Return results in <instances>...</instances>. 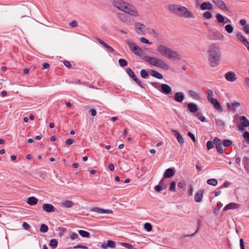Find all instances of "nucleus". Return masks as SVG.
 Listing matches in <instances>:
<instances>
[{
    "instance_id": "7ed1b4c3",
    "label": "nucleus",
    "mask_w": 249,
    "mask_h": 249,
    "mask_svg": "<svg viewBox=\"0 0 249 249\" xmlns=\"http://www.w3.org/2000/svg\"><path fill=\"white\" fill-rule=\"evenodd\" d=\"M157 51L161 55L166 57L169 59L179 60L181 58L180 54L174 50L163 45L157 47Z\"/></svg>"
},
{
    "instance_id": "39448f33",
    "label": "nucleus",
    "mask_w": 249,
    "mask_h": 249,
    "mask_svg": "<svg viewBox=\"0 0 249 249\" xmlns=\"http://www.w3.org/2000/svg\"><path fill=\"white\" fill-rule=\"evenodd\" d=\"M126 42L129 46L130 50L136 55L145 60V57L147 56L144 51L133 41L127 39Z\"/></svg>"
},
{
    "instance_id": "13d9d810",
    "label": "nucleus",
    "mask_w": 249,
    "mask_h": 249,
    "mask_svg": "<svg viewBox=\"0 0 249 249\" xmlns=\"http://www.w3.org/2000/svg\"><path fill=\"white\" fill-rule=\"evenodd\" d=\"M206 146L208 150H210L213 147V143L211 141H208L207 142Z\"/></svg>"
},
{
    "instance_id": "a878e982",
    "label": "nucleus",
    "mask_w": 249,
    "mask_h": 249,
    "mask_svg": "<svg viewBox=\"0 0 249 249\" xmlns=\"http://www.w3.org/2000/svg\"><path fill=\"white\" fill-rule=\"evenodd\" d=\"M187 106L188 110L192 113H195L198 110L197 105L194 103H189Z\"/></svg>"
},
{
    "instance_id": "f704fd0d",
    "label": "nucleus",
    "mask_w": 249,
    "mask_h": 249,
    "mask_svg": "<svg viewBox=\"0 0 249 249\" xmlns=\"http://www.w3.org/2000/svg\"><path fill=\"white\" fill-rule=\"evenodd\" d=\"M225 29L229 34H231L233 31V27L231 24H227L225 26Z\"/></svg>"
},
{
    "instance_id": "4c0bfd02",
    "label": "nucleus",
    "mask_w": 249,
    "mask_h": 249,
    "mask_svg": "<svg viewBox=\"0 0 249 249\" xmlns=\"http://www.w3.org/2000/svg\"><path fill=\"white\" fill-rule=\"evenodd\" d=\"M209 185L216 186L217 184V180L215 178L209 179L207 181Z\"/></svg>"
},
{
    "instance_id": "5fc2aeb1",
    "label": "nucleus",
    "mask_w": 249,
    "mask_h": 249,
    "mask_svg": "<svg viewBox=\"0 0 249 249\" xmlns=\"http://www.w3.org/2000/svg\"><path fill=\"white\" fill-rule=\"evenodd\" d=\"M216 148L217 149V152L219 153L222 154L223 153V149L221 143L216 146Z\"/></svg>"
},
{
    "instance_id": "2f4dec72",
    "label": "nucleus",
    "mask_w": 249,
    "mask_h": 249,
    "mask_svg": "<svg viewBox=\"0 0 249 249\" xmlns=\"http://www.w3.org/2000/svg\"><path fill=\"white\" fill-rule=\"evenodd\" d=\"M73 202L70 200H66L63 202L61 204L62 206L65 208H71L73 206Z\"/></svg>"
},
{
    "instance_id": "e2e57ef3",
    "label": "nucleus",
    "mask_w": 249,
    "mask_h": 249,
    "mask_svg": "<svg viewBox=\"0 0 249 249\" xmlns=\"http://www.w3.org/2000/svg\"><path fill=\"white\" fill-rule=\"evenodd\" d=\"M73 140L71 139H68L66 140L65 143L67 145H71L73 143Z\"/></svg>"
},
{
    "instance_id": "7c9ffc66",
    "label": "nucleus",
    "mask_w": 249,
    "mask_h": 249,
    "mask_svg": "<svg viewBox=\"0 0 249 249\" xmlns=\"http://www.w3.org/2000/svg\"><path fill=\"white\" fill-rule=\"evenodd\" d=\"M215 18L219 23H224L226 17L220 13H217L215 15Z\"/></svg>"
},
{
    "instance_id": "aec40b11",
    "label": "nucleus",
    "mask_w": 249,
    "mask_h": 249,
    "mask_svg": "<svg viewBox=\"0 0 249 249\" xmlns=\"http://www.w3.org/2000/svg\"><path fill=\"white\" fill-rule=\"evenodd\" d=\"M101 247L103 249H107L108 248H114L116 247V243L113 241L108 240L107 243H103Z\"/></svg>"
},
{
    "instance_id": "338daca9",
    "label": "nucleus",
    "mask_w": 249,
    "mask_h": 249,
    "mask_svg": "<svg viewBox=\"0 0 249 249\" xmlns=\"http://www.w3.org/2000/svg\"><path fill=\"white\" fill-rule=\"evenodd\" d=\"M23 228L26 230H28L30 228V225L26 222H24L22 224Z\"/></svg>"
},
{
    "instance_id": "de8ad7c7",
    "label": "nucleus",
    "mask_w": 249,
    "mask_h": 249,
    "mask_svg": "<svg viewBox=\"0 0 249 249\" xmlns=\"http://www.w3.org/2000/svg\"><path fill=\"white\" fill-rule=\"evenodd\" d=\"M141 75L143 78H147L148 76V73L145 70L142 69L141 71Z\"/></svg>"
},
{
    "instance_id": "9d476101",
    "label": "nucleus",
    "mask_w": 249,
    "mask_h": 249,
    "mask_svg": "<svg viewBox=\"0 0 249 249\" xmlns=\"http://www.w3.org/2000/svg\"><path fill=\"white\" fill-rule=\"evenodd\" d=\"M239 122V129L240 130L243 131L245 127H247L249 125V121L245 116H240Z\"/></svg>"
},
{
    "instance_id": "4be33fe9",
    "label": "nucleus",
    "mask_w": 249,
    "mask_h": 249,
    "mask_svg": "<svg viewBox=\"0 0 249 249\" xmlns=\"http://www.w3.org/2000/svg\"><path fill=\"white\" fill-rule=\"evenodd\" d=\"M161 91L165 94L171 93L172 89L168 85L162 84L160 86Z\"/></svg>"
},
{
    "instance_id": "a19ab883",
    "label": "nucleus",
    "mask_w": 249,
    "mask_h": 249,
    "mask_svg": "<svg viewBox=\"0 0 249 249\" xmlns=\"http://www.w3.org/2000/svg\"><path fill=\"white\" fill-rule=\"evenodd\" d=\"M215 123L217 126L219 127H223L224 125V123L223 121L220 119H216Z\"/></svg>"
},
{
    "instance_id": "2eb2a0df",
    "label": "nucleus",
    "mask_w": 249,
    "mask_h": 249,
    "mask_svg": "<svg viewBox=\"0 0 249 249\" xmlns=\"http://www.w3.org/2000/svg\"><path fill=\"white\" fill-rule=\"evenodd\" d=\"M180 7V5L175 4H171L168 5V9L171 12L178 15L179 11V8Z\"/></svg>"
},
{
    "instance_id": "4d7b16f0",
    "label": "nucleus",
    "mask_w": 249,
    "mask_h": 249,
    "mask_svg": "<svg viewBox=\"0 0 249 249\" xmlns=\"http://www.w3.org/2000/svg\"><path fill=\"white\" fill-rule=\"evenodd\" d=\"M197 116L198 119L200 120L201 122H206L207 121L206 118L204 116H202L201 114L198 113Z\"/></svg>"
},
{
    "instance_id": "5701e85b",
    "label": "nucleus",
    "mask_w": 249,
    "mask_h": 249,
    "mask_svg": "<svg viewBox=\"0 0 249 249\" xmlns=\"http://www.w3.org/2000/svg\"><path fill=\"white\" fill-rule=\"evenodd\" d=\"M201 10H211L213 8V5L209 1L202 3L200 6Z\"/></svg>"
},
{
    "instance_id": "6e6d98bb",
    "label": "nucleus",
    "mask_w": 249,
    "mask_h": 249,
    "mask_svg": "<svg viewBox=\"0 0 249 249\" xmlns=\"http://www.w3.org/2000/svg\"><path fill=\"white\" fill-rule=\"evenodd\" d=\"M70 238L71 240H75L78 238V235L75 232H73L70 235Z\"/></svg>"
},
{
    "instance_id": "c9c22d12",
    "label": "nucleus",
    "mask_w": 249,
    "mask_h": 249,
    "mask_svg": "<svg viewBox=\"0 0 249 249\" xmlns=\"http://www.w3.org/2000/svg\"><path fill=\"white\" fill-rule=\"evenodd\" d=\"M162 180H161L160 183H159V184L156 186L155 187V190L157 191V192H160L161 190H164L165 189V187H162Z\"/></svg>"
},
{
    "instance_id": "9b49d317",
    "label": "nucleus",
    "mask_w": 249,
    "mask_h": 249,
    "mask_svg": "<svg viewBox=\"0 0 249 249\" xmlns=\"http://www.w3.org/2000/svg\"><path fill=\"white\" fill-rule=\"evenodd\" d=\"M90 211L97 213L100 214H104L107 213L110 214L113 213L112 211L111 210H105L101 208H99L98 207H92L90 209Z\"/></svg>"
},
{
    "instance_id": "20e7f679",
    "label": "nucleus",
    "mask_w": 249,
    "mask_h": 249,
    "mask_svg": "<svg viewBox=\"0 0 249 249\" xmlns=\"http://www.w3.org/2000/svg\"><path fill=\"white\" fill-rule=\"evenodd\" d=\"M145 60L149 64L163 70L169 69V65L161 58L147 56L145 57Z\"/></svg>"
},
{
    "instance_id": "052dcab7",
    "label": "nucleus",
    "mask_w": 249,
    "mask_h": 249,
    "mask_svg": "<svg viewBox=\"0 0 249 249\" xmlns=\"http://www.w3.org/2000/svg\"><path fill=\"white\" fill-rule=\"evenodd\" d=\"M213 143L215 145V146L218 144H221V141L218 138H215L213 140Z\"/></svg>"
},
{
    "instance_id": "f3484780",
    "label": "nucleus",
    "mask_w": 249,
    "mask_h": 249,
    "mask_svg": "<svg viewBox=\"0 0 249 249\" xmlns=\"http://www.w3.org/2000/svg\"><path fill=\"white\" fill-rule=\"evenodd\" d=\"M239 23L243 26L242 30L246 34H249V24H247V21L245 19H241L239 21Z\"/></svg>"
},
{
    "instance_id": "49530a36",
    "label": "nucleus",
    "mask_w": 249,
    "mask_h": 249,
    "mask_svg": "<svg viewBox=\"0 0 249 249\" xmlns=\"http://www.w3.org/2000/svg\"><path fill=\"white\" fill-rule=\"evenodd\" d=\"M119 63L120 66L122 67H125L127 65V61L125 60L122 58L119 59Z\"/></svg>"
},
{
    "instance_id": "c85d7f7f",
    "label": "nucleus",
    "mask_w": 249,
    "mask_h": 249,
    "mask_svg": "<svg viewBox=\"0 0 249 249\" xmlns=\"http://www.w3.org/2000/svg\"><path fill=\"white\" fill-rule=\"evenodd\" d=\"M150 74L152 76L159 79H161L163 78V76L161 73L155 70H151L150 71Z\"/></svg>"
},
{
    "instance_id": "b1692460",
    "label": "nucleus",
    "mask_w": 249,
    "mask_h": 249,
    "mask_svg": "<svg viewBox=\"0 0 249 249\" xmlns=\"http://www.w3.org/2000/svg\"><path fill=\"white\" fill-rule=\"evenodd\" d=\"M43 210L47 213L54 212L55 211L54 207L51 204H44L42 206Z\"/></svg>"
},
{
    "instance_id": "603ef678",
    "label": "nucleus",
    "mask_w": 249,
    "mask_h": 249,
    "mask_svg": "<svg viewBox=\"0 0 249 249\" xmlns=\"http://www.w3.org/2000/svg\"><path fill=\"white\" fill-rule=\"evenodd\" d=\"M134 81H135L137 84L140 86L141 87V88H145V84H143V83H142L138 78H137L136 77L133 80Z\"/></svg>"
},
{
    "instance_id": "f8f14e48",
    "label": "nucleus",
    "mask_w": 249,
    "mask_h": 249,
    "mask_svg": "<svg viewBox=\"0 0 249 249\" xmlns=\"http://www.w3.org/2000/svg\"><path fill=\"white\" fill-rule=\"evenodd\" d=\"M225 78L228 82H233L236 81L237 77L234 72L229 71L225 74Z\"/></svg>"
},
{
    "instance_id": "f257e3e1",
    "label": "nucleus",
    "mask_w": 249,
    "mask_h": 249,
    "mask_svg": "<svg viewBox=\"0 0 249 249\" xmlns=\"http://www.w3.org/2000/svg\"><path fill=\"white\" fill-rule=\"evenodd\" d=\"M112 4L120 11L126 13L133 18H139L141 14L138 8L124 0H113Z\"/></svg>"
},
{
    "instance_id": "f03ea898",
    "label": "nucleus",
    "mask_w": 249,
    "mask_h": 249,
    "mask_svg": "<svg viewBox=\"0 0 249 249\" xmlns=\"http://www.w3.org/2000/svg\"><path fill=\"white\" fill-rule=\"evenodd\" d=\"M221 52L216 44H210L207 50L208 60L209 65L213 68L217 67L220 62Z\"/></svg>"
},
{
    "instance_id": "cd10ccee",
    "label": "nucleus",
    "mask_w": 249,
    "mask_h": 249,
    "mask_svg": "<svg viewBox=\"0 0 249 249\" xmlns=\"http://www.w3.org/2000/svg\"><path fill=\"white\" fill-rule=\"evenodd\" d=\"M97 40L101 44H102L105 48L107 49L108 52L111 53H113L114 52V50L104 41L99 38L97 39Z\"/></svg>"
},
{
    "instance_id": "c03bdc74",
    "label": "nucleus",
    "mask_w": 249,
    "mask_h": 249,
    "mask_svg": "<svg viewBox=\"0 0 249 249\" xmlns=\"http://www.w3.org/2000/svg\"><path fill=\"white\" fill-rule=\"evenodd\" d=\"M48 227L46 225H45L44 224H42L41 225L40 228V231L41 232L45 233L48 231Z\"/></svg>"
},
{
    "instance_id": "412c9836",
    "label": "nucleus",
    "mask_w": 249,
    "mask_h": 249,
    "mask_svg": "<svg viewBox=\"0 0 249 249\" xmlns=\"http://www.w3.org/2000/svg\"><path fill=\"white\" fill-rule=\"evenodd\" d=\"M172 132L173 133L174 136L177 138V140L179 143L183 144L184 142V140L179 132L178 130L174 129H172Z\"/></svg>"
},
{
    "instance_id": "09e8293b",
    "label": "nucleus",
    "mask_w": 249,
    "mask_h": 249,
    "mask_svg": "<svg viewBox=\"0 0 249 249\" xmlns=\"http://www.w3.org/2000/svg\"><path fill=\"white\" fill-rule=\"evenodd\" d=\"M140 40L141 42L142 43L146 44H148V45L152 44V43L149 42V41L144 37H141L140 38Z\"/></svg>"
},
{
    "instance_id": "ddd939ff",
    "label": "nucleus",
    "mask_w": 249,
    "mask_h": 249,
    "mask_svg": "<svg viewBox=\"0 0 249 249\" xmlns=\"http://www.w3.org/2000/svg\"><path fill=\"white\" fill-rule=\"evenodd\" d=\"M212 2L222 10H227L225 3L222 0H212Z\"/></svg>"
},
{
    "instance_id": "393cba45",
    "label": "nucleus",
    "mask_w": 249,
    "mask_h": 249,
    "mask_svg": "<svg viewBox=\"0 0 249 249\" xmlns=\"http://www.w3.org/2000/svg\"><path fill=\"white\" fill-rule=\"evenodd\" d=\"M240 106V103L237 101H235L231 103L227 104L228 108L231 110H235L236 108H238Z\"/></svg>"
},
{
    "instance_id": "423d86ee",
    "label": "nucleus",
    "mask_w": 249,
    "mask_h": 249,
    "mask_svg": "<svg viewBox=\"0 0 249 249\" xmlns=\"http://www.w3.org/2000/svg\"><path fill=\"white\" fill-rule=\"evenodd\" d=\"M207 98L208 101L210 102L214 107V108L218 112H222L223 109L220 103L215 98H214L213 93L211 90L207 94Z\"/></svg>"
},
{
    "instance_id": "680f3d73",
    "label": "nucleus",
    "mask_w": 249,
    "mask_h": 249,
    "mask_svg": "<svg viewBox=\"0 0 249 249\" xmlns=\"http://www.w3.org/2000/svg\"><path fill=\"white\" fill-rule=\"evenodd\" d=\"M185 185L186 184L184 181H180L178 183V186L179 188H183L185 186Z\"/></svg>"
},
{
    "instance_id": "6ab92c4d",
    "label": "nucleus",
    "mask_w": 249,
    "mask_h": 249,
    "mask_svg": "<svg viewBox=\"0 0 249 249\" xmlns=\"http://www.w3.org/2000/svg\"><path fill=\"white\" fill-rule=\"evenodd\" d=\"M185 98V95L182 92H177L175 94L174 100L178 102L181 103Z\"/></svg>"
},
{
    "instance_id": "ea45409f",
    "label": "nucleus",
    "mask_w": 249,
    "mask_h": 249,
    "mask_svg": "<svg viewBox=\"0 0 249 249\" xmlns=\"http://www.w3.org/2000/svg\"><path fill=\"white\" fill-rule=\"evenodd\" d=\"M50 246L53 249H55L57 246V241L55 239H53L50 240Z\"/></svg>"
},
{
    "instance_id": "69168bd1",
    "label": "nucleus",
    "mask_w": 249,
    "mask_h": 249,
    "mask_svg": "<svg viewBox=\"0 0 249 249\" xmlns=\"http://www.w3.org/2000/svg\"><path fill=\"white\" fill-rule=\"evenodd\" d=\"M69 25L70 26L72 27V28H74V27H75L77 26V23L76 21L75 20H73L72 21V22H70L69 23Z\"/></svg>"
},
{
    "instance_id": "473e14b6",
    "label": "nucleus",
    "mask_w": 249,
    "mask_h": 249,
    "mask_svg": "<svg viewBox=\"0 0 249 249\" xmlns=\"http://www.w3.org/2000/svg\"><path fill=\"white\" fill-rule=\"evenodd\" d=\"M188 93L191 97L195 99H198L200 98L199 94L194 90H189Z\"/></svg>"
},
{
    "instance_id": "864d4df0",
    "label": "nucleus",
    "mask_w": 249,
    "mask_h": 249,
    "mask_svg": "<svg viewBox=\"0 0 249 249\" xmlns=\"http://www.w3.org/2000/svg\"><path fill=\"white\" fill-rule=\"evenodd\" d=\"M176 183L175 181H172L170 185L169 189L170 191L175 192L176 191Z\"/></svg>"
},
{
    "instance_id": "0eeeda50",
    "label": "nucleus",
    "mask_w": 249,
    "mask_h": 249,
    "mask_svg": "<svg viewBox=\"0 0 249 249\" xmlns=\"http://www.w3.org/2000/svg\"><path fill=\"white\" fill-rule=\"evenodd\" d=\"M178 14L179 16L186 18H194V15L186 7L180 5Z\"/></svg>"
},
{
    "instance_id": "79ce46f5",
    "label": "nucleus",
    "mask_w": 249,
    "mask_h": 249,
    "mask_svg": "<svg viewBox=\"0 0 249 249\" xmlns=\"http://www.w3.org/2000/svg\"><path fill=\"white\" fill-rule=\"evenodd\" d=\"M127 73L129 75V76L134 80L135 78H136V76L133 72V71H132V70L130 68H127L126 70Z\"/></svg>"
},
{
    "instance_id": "a211bd4d",
    "label": "nucleus",
    "mask_w": 249,
    "mask_h": 249,
    "mask_svg": "<svg viewBox=\"0 0 249 249\" xmlns=\"http://www.w3.org/2000/svg\"><path fill=\"white\" fill-rule=\"evenodd\" d=\"M204 191L203 190H200L197 191L195 196L194 200L196 202H200L202 200L203 197Z\"/></svg>"
},
{
    "instance_id": "dca6fc26",
    "label": "nucleus",
    "mask_w": 249,
    "mask_h": 249,
    "mask_svg": "<svg viewBox=\"0 0 249 249\" xmlns=\"http://www.w3.org/2000/svg\"><path fill=\"white\" fill-rule=\"evenodd\" d=\"M239 204L234 202H231L224 207L223 208V211H226L229 210L237 209L239 208Z\"/></svg>"
},
{
    "instance_id": "1a4fd4ad",
    "label": "nucleus",
    "mask_w": 249,
    "mask_h": 249,
    "mask_svg": "<svg viewBox=\"0 0 249 249\" xmlns=\"http://www.w3.org/2000/svg\"><path fill=\"white\" fill-rule=\"evenodd\" d=\"M236 36L238 40L240 41L246 47L248 51L249 52V42L246 38L240 32L236 33Z\"/></svg>"
},
{
    "instance_id": "6e6552de",
    "label": "nucleus",
    "mask_w": 249,
    "mask_h": 249,
    "mask_svg": "<svg viewBox=\"0 0 249 249\" xmlns=\"http://www.w3.org/2000/svg\"><path fill=\"white\" fill-rule=\"evenodd\" d=\"M145 25L138 21L135 22L134 24V29L138 35L144 34L143 30L145 28Z\"/></svg>"
},
{
    "instance_id": "4468645a",
    "label": "nucleus",
    "mask_w": 249,
    "mask_h": 249,
    "mask_svg": "<svg viewBox=\"0 0 249 249\" xmlns=\"http://www.w3.org/2000/svg\"><path fill=\"white\" fill-rule=\"evenodd\" d=\"M117 17L118 20L123 23L127 24L129 22V17L124 13H118L117 15Z\"/></svg>"
},
{
    "instance_id": "8fccbe9b",
    "label": "nucleus",
    "mask_w": 249,
    "mask_h": 249,
    "mask_svg": "<svg viewBox=\"0 0 249 249\" xmlns=\"http://www.w3.org/2000/svg\"><path fill=\"white\" fill-rule=\"evenodd\" d=\"M120 244L128 249H133V246L129 244L128 243L122 242L120 243Z\"/></svg>"
},
{
    "instance_id": "3c124183",
    "label": "nucleus",
    "mask_w": 249,
    "mask_h": 249,
    "mask_svg": "<svg viewBox=\"0 0 249 249\" xmlns=\"http://www.w3.org/2000/svg\"><path fill=\"white\" fill-rule=\"evenodd\" d=\"M232 144V142L231 140H224L223 142V144L225 147H228L231 145Z\"/></svg>"
},
{
    "instance_id": "c756f323",
    "label": "nucleus",
    "mask_w": 249,
    "mask_h": 249,
    "mask_svg": "<svg viewBox=\"0 0 249 249\" xmlns=\"http://www.w3.org/2000/svg\"><path fill=\"white\" fill-rule=\"evenodd\" d=\"M38 199L35 197L31 196L28 198L27 203L30 205H34L37 202Z\"/></svg>"
},
{
    "instance_id": "0e129e2a",
    "label": "nucleus",
    "mask_w": 249,
    "mask_h": 249,
    "mask_svg": "<svg viewBox=\"0 0 249 249\" xmlns=\"http://www.w3.org/2000/svg\"><path fill=\"white\" fill-rule=\"evenodd\" d=\"M240 247L241 249H245L244 242L243 239H240Z\"/></svg>"
},
{
    "instance_id": "72a5a7b5",
    "label": "nucleus",
    "mask_w": 249,
    "mask_h": 249,
    "mask_svg": "<svg viewBox=\"0 0 249 249\" xmlns=\"http://www.w3.org/2000/svg\"><path fill=\"white\" fill-rule=\"evenodd\" d=\"M78 233L83 237L89 238L90 236L89 233L86 231L81 230L78 231Z\"/></svg>"
},
{
    "instance_id": "bb28decb",
    "label": "nucleus",
    "mask_w": 249,
    "mask_h": 249,
    "mask_svg": "<svg viewBox=\"0 0 249 249\" xmlns=\"http://www.w3.org/2000/svg\"><path fill=\"white\" fill-rule=\"evenodd\" d=\"M174 174L175 172L172 168H168L164 173L163 177L164 178H169L174 176Z\"/></svg>"
},
{
    "instance_id": "e433bc0d",
    "label": "nucleus",
    "mask_w": 249,
    "mask_h": 249,
    "mask_svg": "<svg viewBox=\"0 0 249 249\" xmlns=\"http://www.w3.org/2000/svg\"><path fill=\"white\" fill-rule=\"evenodd\" d=\"M212 17L213 15L212 13L209 11L205 12L203 14V17L207 19H209L211 18Z\"/></svg>"
},
{
    "instance_id": "bf43d9fd",
    "label": "nucleus",
    "mask_w": 249,
    "mask_h": 249,
    "mask_svg": "<svg viewBox=\"0 0 249 249\" xmlns=\"http://www.w3.org/2000/svg\"><path fill=\"white\" fill-rule=\"evenodd\" d=\"M188 136L191 138V139L195 142L196 141V139L195 136V135L192 134L191 132H189L187 134Z\"/></svg>"
},
{
    "instance_id": "58836bf2",
    "label": "nucleus",
    "mask_w": 249,
    "mask_h": 249,
    "mask_svg": "<svg viewBox=\"0 0 249 249\" xmlns=\"http://www.w3.org/2000/svg\"><path fill=\"white\" fill-rule=\"evenodd\" d=\"M214 39L216 40H222L224 38L223 35L221 34L218 32L216 31L214 33Z\"/></svg>"
},
{
    "instance_id": "37998d69",
    "label": "nucleus",
    "mask_w": 249,
    "mask_h": 249,
    "mask_svg": "<svg viewBox=\"0 0 249 249\" xmlns=\"http://www.w3.org/2000/svg\"><path fill=\"white\" fill-rule=\"evenodd\" d=\"M243 138L247 144H249V132L246 131L243 135Z\"/></svg>"
},
{
    "instance_id": "a18cd8bd",
    "label": "nucleus",
    "mask_w": 249,
    "mask_h": 249,
    "mask_svg": "<svg viewBox=\"0 0 249 249\" xmlns=\"http://www.w3.org/2000/svg\"><path fill=\"white\" fill-rule=\"evenodd\" d=\"M144 229L147 231H148V232L151 231V230L152 229V226L151 224L149 223H145L144 225Z\"/></svg>"
},
{
    "instance_id": "774afa93",
    "label": "nucleus",
    "mask_w": 249,
    "mask_h": 249,
    "mask_svg": "<svg viewBox=\"0 0 249 249\" xmlns=\"http://www.w3.org/2000/svg\"><path fill=\"white\" fill-rule=\"evenodd\" d=\"M89 112L90 113L91 116H94L96 114V111L94 109H90Z\"/></svg>"
}]
</instances>
